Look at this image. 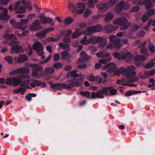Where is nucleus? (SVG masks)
<instances>
[{
  "instance_id": "1",
  "label": "nucleus",
  "mask_w": 155,
  "mask_h": 155,
  "mask_svg": "<svg viewBox=\"0 0 155 155\" xmlns=\"http://www.w3.org/2000/svg\"><path fill=\"white\" fill-rule=\"evenodd\" d=\"M29 75L22 74L18 75L17 77H10L7 78L5 81L6 84L14 87L17 86L19 85L20 87L17 89H14L13 92L14 94H18L20 93L21 95L25 94L26 91V87L28 85L29 81L21 80L27 79L29 78Z\"/></svg>"
},
{
  "instance_id": "2",
  "label": "nucleus",
  "mask_w": 155,
  "mask_h": 155,
  "mask_svg": "<svg viewBox=\"0 0 155 155\" xmlns=\"http://www.w3.org/2000/svg\"><path fill=\"white\" fill-rule=\"evenodd\" d=\"M114 24H116L122 27L120 28L121 30H125L127 29L131 25L130 22H128V20L124 17H121L117 18L113 21Z\"/></svg>"
},
{
  "instance_id": "3",
  "label": "nucleus",
  "mask_w": 155,
  "mask_h": 155,
  "mask_svg": "<svg viewBox=\"0 0 155 155\" xmlns=\"http://www.w3.org/2000/svg\"><path fill=\"white\" fill-rule=\"evenodd\" d=\"M135 69V67L133 65H130L127 67L126 69L124 67L120 68L118 71L121 74L125 75L127 78H130L131 76H134L136 74V72L134 71Z\"/></svg>"
},
{
  "instance_id": "4",
  "label": "nucleus",
  "mask_w": 155,
  "mask_h": 155,
  "mask_svg": "<svg viewBox=\"0 0 155 155\" xmlns=\"http://www.w3.org/2000/svg\"><path fill=\"white\" fill-rule=\"evenodd\" d=\"M113 88L112 87H104L102 90L98 91L97 93L92 92L91 93L92 95L91 97V99L96 98L103 99L104 97V93L106 95H108L109 94L108 92V90Z\"/></svg>"
},
{
  "instance_id": "5",
  "label": "nucleus",
  "mask_w": 155,
  "mask_h": 155,
  "mask_svg": "<svg viewBox=\"0 0 155 155\" xmlns=\"http://www.w3.org/2000/svg\"><path fill=\"white\" fill-rule=\"evenodd\" d=\"M118 1V0H110L107 2L99 4L97 7L100 11L104 12L109 7L112 6Z\"/></svg>"
},
{
  "instance_id": "6",
  "label": "nucleus",
  "mask_w": 155,
  "mask_h": 155,
  "mask_svg": "<svg viewBox=\"0 0 155 155\" xmlns=\"http://www.w3.org/2000/svg\"><path fill=\"white\" fill-rule=\"evenodd\" d=\"M101 30V27L99 25H97L87 28L86 30L82 31V33L85 35H90L95 32H100Z\"/></svg>"
},
{
  "instance_id": "7",
  "label": "nucleus",
  "mask_w": 155,
  "mask_h": 155,
  "mask_svg": "<svg viewBox=\"0 0 155 155\" xmlns=\"http://www.w3.org/2000/svg\"><path fill=\"white\" fill-rule=\"evenodd\" d=\"M19 44L18 41H14L9 43V45L12 46V47L11 49L12 53H20L23 51L22 47L21 46H18Z\"/></svg>"
},
{
  "instance_id": "8",
  "label": "nucleus",
  "mask_w": 155,
  "mask_h": 155,
  "mask_svg": "<svg viewBox=\"0 0 155 155\" xmlns=\"http://www.w3.org/2000/svg\"><path fill=\"white\" fill-rule=\"evenodd\" d=\"M133 2L136 5H144L145 6L147 10L150 9L153 6L151 0H134Z\"/></svg>"
},
{
  "instance_id": "9",
  "label": "nucleus",
  "mask_w": 155,
  "mask_h": 155,
  "mask_svg": "<svg viewBox=\"0 0 155 155\" xmlns=\"http://www.w3.org/2000/svg\"><path fill=\"white\" fill-rule=\"evenodd\" d=\"M32 47L34 50L37 51L39 55L42 56L44 53L42 51L43 46L42 44L38 41H35L34 44Z\"/></svg>"
},
{
  "instance_id": "10",
  "label": "nucleus",
  "mask_w": 155,
  "mask_h": 155,
  "mask_svg": "<svg viewBox=\"0 0 155 155\" xmlns=\"http://www.w3.org/2000/svg\"><path fill=\"white\" fill-rule=\"evenodd\" d=\"M40 20L43 24H51L52 26H54V22H52L53 19L47 17L44 13H42L40 16Z\"/></svg>"
},
{
  "instance_id": "11",
  "label": "nucleus",
  "mask_w": 155,
  "mask_h": 155,
  "mask_svg": "<svg viewBox=\"0 0 155 155\" xmlns=\"http://www.w3.org/2000/svg\"><path fill=\"white\" fill-rule=\"evenodd\" d=\"M75 80L76 79H74L70 81H71L72 82L68 84V89H71L72 87L76 86L79 87L84 81L83 78H80L79 79H78L76 82L73 81Z\"/></svg>"
},
{
  "instance_id": "12",
  "label": "nucleus",
  "mask_w": 155,
  "mask_h": 155,
  "mask_svg": "<svg viewBox=\"0 0 155 155\" xmlns=\"http://www.w3.org/2000/svg\"><path fill=\"white\" fill-rule=\"evenodd\" d=\"M108 68L107 71L109 73L115 72L117 70L116 64L113 63H108L103 66L102 69H105Z\"/></svg>"
},
{
  "instance_id": "13",
  "label": "nucleus",
  "mask_w": 155,
  "mask_h": 155,
  "mask_svg": "<svg viewBox=\"0 0 155 155\" xmlns=\"http://www.w3.org/2000/svg\"><path fill=\"white\" fill-rule=\"evenodd\" d=\"M109 39L111 42L114 44V46L116 49H119L120 47V40L119 39L117 38L116 36L114 35H111Z\"/></svg>"
},
{
  "instance_id": "14",
  "label": "nucleus",
  "mask_w": 155,
  "mask_h": 155,
  "mask_svg": "<svg viewBox=\"0 0 155 155\" xmlns=\"http://www.w3.org/2000/svg\"><path fill=\"white\" fill-rule=\"evenodd\" d=\"M50 85L51 87L53 89L60 90L62 88L68 89V84L62 83H56L52 84L51 83Z\"/></svg>"
},
{
  "instance_id": "15",
  "label": "nucleus",
  "mask_w": 155,
  "mask_h": 155,
  "mask_svg": "<svg viewBox=\"0 0 155 155\" xmlns=\"http://www.w3.org/2000/svg\"><path fill=\"white\" fill-rule=\"evenodd\" d=\"M30 71L29 69L27 68H21L16 70H14L9 73V74L11 75H16L18 74L22 73H28Z\"/></svg>"
},
{
  "instance_id": "16",
  "label": "nucleus",
  "mask_w": 155,
  "mask_h": 155,
  "mask_svg": "<svg viewBox=\"0 0 155 155\" xmlns=\"http://www.w3.org/2000/svg\"><path fill=\"white\" fill-rule=\"evenodd\" d=\"M155 13V11L153 9H150L146 12L141 17V20L143 22H145L149 18L150 16L153 15Z\"/></svg>"
},
{
  "instance_id": "17",
  "label": "nucleus",
  "mask_w": 155,
  "mask_h": 155,
  "mask_svg": "<svg viewBox=\"0 0 155 155\" xmlns=\"http://www.w3.org/2000/svg\"><path fill=\"white\" fill-rule=\"evenodd\" d=\"M40 24V22L38 20H35L33 22V25L30 27V29L33 31L40 29L41 28Z\"/></svg>"
},
{
  "instance_id": "18",
  "label": "nucleus",
  "mask_w": 155,
  "mask_h": 155,
  "mask_svg": "<svg viewBox=\"0 0 155 155\" xmlns=\"http://www.w3.org/2000/svg\"><path fill=\"white\" fill-rule=\"evenodd\" d=\"M103 38L101 37H96L95 36H92L89 38V44L90 43L94 44L99 43L103 41Z\"/></svg>"
},
{
  "instance_id": "19",
  "label": "nucleus",
  "mask_w": 155,
  "mask_h": 155,
  "mask_svg": "<svg viewBox=\"0 0 155 155\" xmlns=\"http://www.w3.org/2000/svg\"><path fill=\"white\" fill-rule=\"evenodd\" d=\"M111 57H108L106 58L102 59L99 61V63L96 64L95 69L96 70L99 69L101 66V64H106L107 62L111 60Z\"/></svg>"
},
{
  "instance_id": "20",
  "label": "nucleus",
  "mask_w": 155,
  "mask_h": 155,
  "mask_svg": "<svg viewBox=\"0 0 155 155\" xmlns=\"http://www.w3.org/2000/svg\"><path fill=\"white\" fill-rule=\"evenodd\" d=\"M118 28L117 26H113L112 25H107L105 26V30L107 33H111Z\"/></svg>"
},
{
  "instance_id": "21",
  "label": "nucleus",
  "mask_w": 155,
  "mask_h": 155,
  "mask_svg": "<svg viewBox=\"0 0 155 155\" xmlns=\"http://www.w3.org/2000/svg\"><path fill=\"white\" fill-rule=\"evenodd\" d=\"M146 42H144L140 44L139 46V47L140 48V52L141 54L145 55H147L148 54L147 50L146 48L145 47V45H146Z\"/></svg>"
},
{
  "instance_id": "22",
  "label": "nucleus",
  "mask_w": 155,
  "mask_h": 155,
  "mask_svg": "<svg viewBox=\"0 0 155 155\" xmlns=\"http://www.w3.org/2000/svg\"><path fill=\"white\" fill-rule=\"evenodd\" d=\"M30 66L32 68L33 71H41L43 69L42 67L39 66L37 64H31Z\"/></svg>"
},
{
  "instance_id": "23",
  "label": "nucleus",
  "mask_w": 155,
  "mask_h": 155,
  "mask_svg": "<svg viewBox=\"0 0 155 155\" xmlns=\"http://www.w3.org/2000/svg\"><path fill=\"white\" fill-rule=\"evenodd\" d=\"M14 10L17 13L22 14L25 12V8L23 5L21 6L20 7L15 6Z\"/></svg>"
},
{
  "instance_id": "24",
  "label": "nucleus",
  "mask_w": 155,
  "mask_h": 155,
  "mask_svg": "<svg viewBox=\"0 0 155 155\" xmlns=\"http://www.w3.org/2000/svg\"><path fill=\"white\" fill-rule=\"evenodd\" d=\"M17 59V61L18 63H22L28 60V57L25 54H21L19 56Z\"/></svg>"
},
{
  "instance_id": "25",
  "label": "nucleus",
  "mask_w": 155,
  "mask_h": 155,
  "mask_svg": "<svg viewBox=\"0 0 155 155\" xmlns=\"http://www.w3.org/2000/svg\"><path fill=\"white\" fill-rule=\"evenodd\" d=\"M147 59V58L142 55H137L134 59V61H143L146 60Z\"/></svg>"
},
{
  "instance_id": "26",
  "label": "nucleus",
  "mask_w": 155,
  "mask_h": 155,
  "mask_svg": "<svg viewBox=\"0 0 155 155\" xmlns=\"http://www.w3.org/2000/svg\"><path fill=\"white\" fill-rule=\"evenodd\" d=\"M82 34H83L82 31H81L80 29H77L76 31L72 34V38L73 39L75 38L80 36Z\"/></svg>"
},
{
  "instance_id": "27",
  "label": "nucleus",
  "mask_w": 155,
  "mask_h": 155,
  "mask_svg": "<svg viewBox=\"0 0 155 155\" xmlns=\"http://www.w3.org/2000/svg\"><path fill=\"white\" fill-rule=\"evenodd\" d=\"M98 58H104L105 57H111L110 56V54L108 53L104 54L103 52H99L96 54Z\"/></svg>"
},
{
  "instance_id": "28",
  "label": "nucleus",
  "mask_w": 155,
  "mask_h": 155,
  "mask_svg": "<svg viewBox=\"0 0 155 155\" xmlns=\"http://www.w3.org/2000/svg\"><path fill=\"white\" fill-rule=\"evenodd\" d=\"M32 81L37 86H41V87H45L46 86V84L45 83H42L39 81L33 79Z\"/></svg>"
},
{
  "instance_id": "29",
  "label": "nucleus",
  "mask_w": 155,
  "mask_h": 155,
  "mask_svg": "<svg viewBox=\"0 0 155 155\" xmlns=\"http://www.w3.org/2000/svg\"><path fill=\"white\" fill-rule=\"evenodd\" d=\"M71 31L70 30L62 31L60 32V35L68 37L71 35Z\"/></svg>"
},
{
  "instance_id": "30",
  "label": "nucleus",
  "mask_w": 155,
  "mask_h": 155,
  "mask_svg": "<svg viewBox=\"0 0 155 155\" xmlns=\"http://www.w3.org/2000/svg\"><path fill=\"white\" fill-rule=\"evenodd\" d=\"M15 27L16 28H19L21 30H24L27 27L26 25H22L21 22H18L15 24Z\"/></svg>"
},
{
  "instance_id": "31",
  "label": "nucleus",
  "mask_w": 155,
  "mask_h": 155,
  "mask_svg": "<svg viewBox=\"0 0 155 155\" xmlns=\"http://www.w3.org/2000/svg\"><path fill=\"white\" fill-rule=\"evenodd\" d=\"M59 45L64 50L67 51H69L70 50V46L69 44L60 43L59 44Z\"/></svg>"
},
{
  "instance_id": "32",
  "label": "nucleus",
  "mask_w": 155,
  "mask_h": 155,
  "mask_svg": "<svg viewBox=\"0 0 155 155\" xmlns=\"http://www.w3.org/2000/svg\"><path fill=\"white\" fill-rule=\"evenodd\" d=\"M77 71H72L70 72H68L67 75V77H71V78H76L77 75Z\"/></svg>"
},
{
  "instance_id": "33",
  "label": "nucleus",
  "mask_w": 155,
  "mask_h": 155,
  "mask_svg": "<svg viewBox=\"0 0 155 155\" xmlns=\"http://www.w3.org/2000/svg\"><path fill=\"white\" fill-rule=\"evenodd\" d=\"M113 55L115 58H117L118 60L123 59V54L118 52H115L113 54Z\"/></svg>"
},
{
  "instance_id": "34",
  "label": "nucleus",
  "mask_w": 155,
  "mask_h": 155,
  "mask_svg": "<svg viewBox=\"0 0 155 155\" xmlns=\"http://www.w3.org/2000/svg\"><path fill=\"white\" fill-rule=\"evenodd\" d=\"M122 2H120L119 5L116 8V11L117 13H120L123 10V5H122Z\"/></svg>"
},
{
  "instance_id": "35",
  "label": "nucleus",
  "mask_w": 155,
  "mask_h": 155,
  "mask_svg": "<svg viewBox=\"0 0 155 155\" xmlns=\"http://www.w3.org/2000/svg\"><path fill=\"white\" fill-rule=\"evenodd\" d=\"M46 33L44 30L42 31L39 32L36 34V36L40 38H43L46 35Z\"/></svg>"
},
{
  "instance_id": "36",
  "label": "nucleus",
  "mask_w": 155,
  "mask_h": 155,
  "mask_svg": "<svg viewBox=\"0 0 155 155\" xmlns=\"http://www.w3.org/2000/svg\"><path fill=\"white\" fill-rule=\"evenodd\" d=\"M80 94L83 96H86L88 98H91L90 92L88 91H83L80 92Z\"/></svg>"
},
{
  "instance_id": "37",
  "label": "nucleus",
  "mask_w": 155,
  "mask_h": 155,
  "mask_svg": "<svg viewBox=\"0 0 155 155\" xmlns=\"http://www.w3.org/2000/svg\"><path fill=\"white\" fill-rule=\"evenodd\" d=\"M123 60H125L127 59L130 60L132 58V55L130 52H128L125 54L123 55Z\"/></svg>"
},
{
  "instance_id": "38",
  "label": "nucleus",
  "mask_w": 155,
  "mask_h": 155,
  "mask_svg": "<svg viewBox=\"0 0 155 155\" xmlns=\"http://www.w3.org/2000/svg\"><path fill=\"white\" fill-rule=\"evenodd\" d=\"M113 15L111 12L108 13L104 19L105 21L107 22L109 20L113 19Z\"/></svg>"
},
{
  "instance_id": "39",
  "label": "nucleus",
  "mask_w": 155,
  "mask_h": 155,
  "mask_svg": "<svg viewBox=\"0 0 155 155\" xmlns=\"http://www.w3.org/2000/svg\"><path fill=\"white\" fill-rule=\"evenodd\" d=\"M81 43L83 45H87L89 44V39L87 40V37L85 36L82 38L81 41Z\"/></svg>"
},
{
  "instance_id": "40",
  "label": "nucleus",
  "mask_w": 155,
  "mask_h": 155,
  "mask_svg": "<svg viewBox=\"0 0 155 155\" xmlns=\"http://www.w3.org/2000/svg\"><path fill=\"white\" fill-rule=\"evenodd\" d=\"M4 37L5 38L8 39H15V36L13 34H6L4 35Z\"/></svg>"
},
{
  "instance_id": "41",
  "label": "nucleus",
  "mask_w": 155,
  "mask_h": 155,
  "mask_svg": "<svg viewBox=\"0 0 155 155\" xmlns=\"http://www.w3.org/2000/svg\"><path fill=\"white\" fill-rule=\"evenodd\" d=\"M56 37H58V38H54L53 37L49 38H48V40L49 41L53 42L56 41L60 40L61 37L59 35H57Z\"/></svg>"
},
{
  "instance_id": "42",
  "label": "nucleus",
  "mask_w": 155,
  "mask_h": 155,
  "mask_svg": "<svg viewBox=\"0 0 155 155\" xmlns=\"http://www.w3.org/2000/svg\"><path fill=\"white\" fill-rule=\"evenodd\" d=\"M45 71L47 73L51 74L54 71V69L51 67H49L45 68Z\"/></svg>"
},
{
  "instance_id": "43",
  "label": "nucleus",
  "mask_w": 155,
  "mask_h": 155,
  "mask_svg": "<svg viewBox=\"0 0 155 155\" xmlns=\"http://www.w3.org/2000/svg\"><path fill=\"white\" fill-rule=\"evenodd\" d=\"M68 6L69 9L71 11H75L77 9V7L75 6L72 3H69L68 5Z\"/></svg>"
},
{
  "instance_id": "44",
  "label": "nucleus",
  "mask_w": 155,
  "mask_h": 155,
  "mask_svg": "<svg viewBox=\"0 0 155 155\" xmlns=\"http://www.w3.org/2000/svg\"><path fill=\"white\" fill-rule=\"evenodd\" d=\"M10 17V16L7 14L3 15V14H1V13H0V19L7 20L9 19Z\"/></svg>"
},
{
  "instance_id": "45",
  "label": "nucleus",
  "mask_w": 155,
  "mask_h": 155,
  "mask_svg": "<svg viewBox=\"0 0 155 155\" xmlns=\"http://www.w3.org/2000/svg\"><path fill=\"white\" fill-rule=\"evenodd\" d=\"M80 55L81 57L84 58L85 61H87L89 59V57L87 55L86 53L85 52L82 51L81 52Z\"/></svg>"
},
{
  "instance_id": "46",
  "label": "nucleus",
  "mask_w": 155,
  "mask_h": 155,
  "mask_svg": "<svg viewBox=\"0 0 155 155\" xmlns=\"http://www.w3.org/2000/svg\"><path fill=\"white\" fill-rule=\"evenodd\" d=\"M64 22L65 25H68L71 23L73 21V19L69 17H67L64 21Z\"/></svg>"
},
{
  "instance_id": "47",
  "label": "nucleus",
  "mask_w": 155,
  "mask_h": 155,
  "mask_svg": "<svg viewBox=\"0 0 155 155\" xmlns=\"http://www.w3.org/2000/svg\"><path fill=\"white\" fill-rule=\"evenodd\" d=\"M62 64L60 62H57L54 64L53 67L55 69H60L63 67Z\"/></svg>"
},
{
  "instance_id": "48",
  "label": "nucleus",
  "mask_w": 155,
  "mask_h": 155,
  "mask_svg": "<svg viewBox=\"0 0 155 155\" xmlns=\"http://www.w3.org/2000/svg\"><path fill=\"white\" fill-rule=\"evenodd\" d=\"M103 41H101L100 43L98 45V48H102L104 47L107 44V42L105 41V40L103 38Z\"/></svg>"
},
{
  "instance_id": "49",
  "label": "nucleus",
  "mask_w": 155,
  "mask_h": 155,
  "mask_svg": "<svg viewBox=\"0 0 155 155\" xmlns=\"http://www.w3.org/2000/svg\"><path fill=\"white\" fill-rule=\"evenodd\" d=\"M76 5L77 6V8H85L86 6V4L83 2L77 3Z\"/></svg>"
},
{
  "instance_id": "50",
  "label": "nucleus",
  "mask_w": 155,
  "mask_h": 155,
  "mask_svg": "<svg viewBox=\"0 0 155 155\" xmlns=\"http://www.w3.org/2000/svg\"><path fill=\"white\" fill-rule=\"evenodd\" d=\"M87 5L89 8H94V7L93 0H89L87 2Z\"/></svg>"
},
{
  "instance_id": "51",
  "label": "nucleus",
  "mask_w": 155,
  "mask_h": 155,
  "mask_svg": "<svg viewBox=\"0 0 155 155\" xmlns=\"http://www.w3.org/2000/svg\"><path fill=\"white\" fill-rule=\"evenodd\" d=\"M5 59L9 64H11L13 62V59L10 56H7L5 58Z\"/></svg>"
},
{
  "instance_id": "52",
  "label": "nucleus",
  "mask_w": 155,
  "mask_h": 155,
  "mask_svg": "<svg viewBox=\"0 0 155 155\" xmlns=\"http://www.w3.org/2000/svg\"><path fill=\"white\" fill-rule=\"evenodd\" d=\"M51 55H49L48 57L45 59L43 61H42L40 62L39 63L40 64H45L48 62L51 59Z\"/></svg>"
},
{
  "instance_id": "53",
  "label": "nucleus",
  "mask_w": 155,
  "mask_h": 155,
  "mask_svg": "<svg viewBox=\"0 0 155 155\" xmlns=\"http://www.w3.org/2000/svg\"><path fill=\"white\" fill-rule=\"evenodd\" d=\"M91 13V11L90 10L87 9L84 14V16L85 17H87Z\"/></svg>"
},
{
  "instance_id": "54",
  "label": "nucleus",
  "mask_w": 155,
  "mask_h": 155,
  "mask_svg": "<svg viewBox=\"0 0 155 155\" xmlns=\"http://www.w3.org/2000/svg\"><path fill=\"white\" fill-rule=\"evenodd\" d=\"M133 94H134V90L127 91L124 94L125 95L126 97H129Z\"/></svg>"
},
{
  "instance_id": "55",
  "label": "nucleus",
  "mask_w": 155,
  "mask_h": 155,
  "mask_svg": "<svg viewBox=\"0 0 155 155\" xmlns=\"http://www.w3.org/2000/svg\"><path fill=\"white\" fill-rule=\"evenodd\" d=\"M138 78L137 77H135L132 79H130L127 81H126V82L129 83H134L137 81Z\"/></svg>"
},
{
  "instance_id": "56",
  "label": "nucleus",
  "mask_w": 155,
  "mask_h": 155,
  "mask_svg": "<svg viewBox=\"0 0 155 155\" xmlns=\"http://www.w3.org/2000/svg\"><path fill=\"white\" fill-rule=\"evenodd\" d=\"M121 2H123L122 4V5H123V9L127 10L129 8V5L128 4L125 3L123 1Z\"/></svg>"
},
{
  "instance_id": "57",
  "label": "nucleus",
  "mask_w": 155,
  "mask_h": 155,
  "mask_svg": "<svg viewBox=\"0 0 155 155\" xmlns=\"http://www.w3.org/2000/svg\"><path fill=\"white\" fill-rule=\"evenodd\" d=\"M139 7L138 6H134L130 10V12H137L139 10Z\"/></svg>"
},
{
  "instance_id": "58",
  "label": "nucleus",
  "mask_w": 155,
  "mask_h": 155,
  "mask_svg": "<svg viewBox=\"0 0 155 155\" xmlns=\"http://www.w3.org/2000/svg\"><path fill=\"white\" fill-rule=\"evenodd\" d=\"M88 79L90 81L92 82L95 81L96 80L95 78L92 74L89 75Z\"/></svg>"
},
{
  "instance_id": "59",
  "label": "nucleus",
  "mask_w": 155,
  "mask_h": 155,
  "mask_svg": "<svg viewBox=\"0 0 155 155\" xmlns=\"http://www.w3.org/2000/svg\"><path fill=\"white\" fill-rule=\"evenodd\" d=\"M38 71H35L33 72L32 74V76L34 78H39L40 76L38 73Z\"/></svg>"
},
{
  "instance_id": "60",
  "label": "nucleus",
  "mask_w": 155,
  "mask_h": 155,
  "mask_svg": "<svg viewBox=\"0 0 155 155\" xmlns=\"http://www.w3.org/2000/svg\"><path fill=\"white\" fill-rule=\"evenodd\" d=\"M122 85L124 86H128L130 87H136L137 85L135 84H130L128 83H123Z\"/></svg>"
},
{
  "instance_id": "61",
  "label": "nucleus",
  "mask_w": 155,
  "mask_h": 155,
  "mask_svg": "<svg viewBox=\"0 0 155 155\" xmlns=\"http://www.w3.org/2000/svg\"><path fill=\"white\" fill-rule=\"evenodd\" d=\"M155 73V71L153 69L147 72H145V74L151 76L154 75Z\"/></svg>"
},
{
  "instance_id": "62",
  "label": "nucleus",
  "mask_w": 155,
  "mask_h": 155,
  "mask_svg": "<svg viewBox=\"0 0 155 155\" xmlns=\"http://www.w3.org/2000/svg\"><path fill=\"white\" fill-rule=\"evenodd\" d=\"M60 55L58 54H55L54 57V60L55 61H58L60 58Z\"/></svg>"
},
{
  "instance_id": "63",
  "label": "nucleus",
  "mask_w": 155,
  "mask_h": 155,
  "mask_svg": "<svg viewBox=\"0 0 155 155\" xmlns=\"http://www.w3.org/2000/svg\"><path fill=\"white\" fill-rule=\"evenodd\" d=\"M111 88L109 90L110 93L112 95H114L116 94L117 93V91L115 89H111Z\"/></svg>"
},
{
  "instance_id": "64",
  "label": "nucleus",
  "mask_w": 155,
  "mask_h": 155,
  "mask_svg": "<svg viewBox=\"0 0 155 155\" xmlns=\"http://www.w3.org/2000/svg\"><path fill=\"white\" fill-rule=\"evenodd\" d=\"M54 29L53 27H49L48 28H46V29H45L44 30L45 31V32H46V33L47 34L48 32H49L51 31H53L54 30Z\"/></svg>"
}]
</instances>
